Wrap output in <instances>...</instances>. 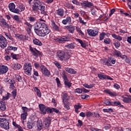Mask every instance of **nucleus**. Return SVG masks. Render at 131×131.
<instances>
[{"instance_id": "f257e3e1", "label": "nucleus", "mask_w": 131, "mask_h": 131, "mask_svg": "<svg viewBox=\"0 0 131 131\" xmlns=\"http://www.w3.org/2000/svg\"><path fill=\"white\" fill-rule=\"evenodd\" d=\"M51 32V30H50V28L48 25H46V27L38 30V31L35 32V33L38 35V36H40L41 37H45L46 35H48Z\"/></svg>"}, {"instance_id": "f03ea898", "label": "nucleus", "mask_w": 131, "mask_h": 131, "mask_svg": "<svg viewBox=\"0 0 131 131\" xmlns=\"http://www.w3.org/2000/svg\"><path fill=\"white\" fill-rule=\"evenodd\" d=\"M0 126L6 130L10 129V123L6 118H0Z\"/></svg>"}, {"instance_id": "7ed1b4c3", "label": "nucleus", "mask_w": 131, "mask_h": 131, "mask_svg": "<svg viewBox=\"0 0 131 131\" xmlns=\"http://www.w3.org/2000/svg\"><path fill=\"white\" fill-rule=\"evenodd\" d=\"M29 49H30L31 53L33 56L35 57V58H38V57H42L43 55L42 52L37 50L36 48L30 46Z\"/></svg>"}, {"instance_id": "20e7f679", "label": "nucleus", "mask_w": 131, "mask_h": 131, "mask_svg": "<svg viewBox=\"0 0 131 131\" xmlns=\"http://www.w3.org/2000/svg\"><path fill=\"white\" fill-rule=\"evenodd\" d=\"M56 42L58 43H65L68 41H70V37L68 36H59L54 39Z\"/></svg>"}, {"instance_id": "39448f33", "label": "nucleus", "mask_w": 131, "mask_h": 131, "mask_svg": "<svg viewBox=\"0 0 131 131\" xmlns=\"http://www.w3.org/2000/svg\"><path fill=\"white\" fill-rule=\"evenodd\" d=\"M24 69L25 70V73L27 75H31V71H32V66L31 63L29 62H26L24 64Z\"/></svg>"}, {"instance_id": "423d86ee", "label": "nucleus", "mask_w": 131, "mask_h": 131, "mask_svg": "<svg viewBox=\"0 0 131 131\" xmlns=\"http://www.w3.org/2000/svg\"><path fill=\"white\" fill-rule=\"evenodd\" d=\"M4 81L6 84H8V85H9V88L10 90H14V89H15L14 84L16 83L15 80L6 78L4 79Z\"/></svg>"}, {"instance_id": "0eeeda50", "label": "nucleus", "mask_w": 131, "mask_h": 131, "mask_svg": "<svg viewBox=\"0 0 131 131\" xmlns=\"http://www.w3.org/2000/svg\"><path fill=\"white\" fill-rule=\"evenodd\" d=\"M56 55L57 58L60 61L66 60L65 58H66V52H65V50L57 51Z\"/></svg>"}, {"instance_id": "6e6552de", "label": "nucleus", "mask_w": 131, "mask_h": 131, "mask_svg": "<svg viewBox=\"0 0 131 131\" xmlns=\"http://www.w3.org/2000/svg\"><path fill=\"white\" fill-rule=\"evenodd\" d=\"M47 25V24L42 21H37L34 24V30L35 32H36V31L41 29V28L46 27Z\"/></svg>"}, {"instance_id": "1a4fd4ad", "label": "nucleus", "mask_w": 131, "mask_h": 131, "mask_svg": "<svg viewBox=\"0 0 131 131\" xmlns=\"http://www.w3.org/2000/svg\"><path fill=\"white\" fill-rule=\"evenodd\" d=\"M8 8L10 12L14 13L15 14H19V13H20V10L16 8V5H15L14 3H10L8 5Z\"/></svg>"}, {"instance_id": "9d476101", "label": "nucleus", "mask_w": 131, "mask_h": 131, "mask_svg": "<svg viewBox=\"0 0 131 131\" xmlns=\"http://www.w3.org/2000/svg\"><path fill=\"white\" fill-rule=\"evenodd\" d=\"M8 44V40L4 36L0 35V47L1 49H6Z\"/></svg>"}, {"instance_id": "9b49d317", "label": "nucleus", "mask_w": 131, "mask_h": 131, "mask_svg": "<svg viewBox=\"0 0 131 131\" xmlns=\"http://www.w3.org/2000/svg\"><path fill=\"white\" fill-rule=\"evenodd\" d=\"M62 77L64 80V84L65 86H68L69 89H70L72 86V83L69 81V79L67 77V75L65 74L64 73H62Z\"/></svg>"}, {"instance_id": "f8f14e48", "label": "nucleus", "mask_w": 131, "mask_h": 131, "mask_svg": "<svg viewBox=\"0 0 131 131\" xmlns=\"http://www.w3.org/2000/svg\"><path fill=\"white\" fill-rule=\"evenodd\" d=\"M40 69L41 70V72H42V74L45 75V76H47V77H50V75L51 74V73L50 72V71L48 70L47 67L45 66V65H41L40 67Z\"/></svg>"}, {"instance_id": "ddd939ff", "label": "nucleus", "mask_w": 131, "mask_h": 131, "mask_svg": "<svg viewBox=\"0 0 131 131\" xmlns=\"http://www.w3.org/2000/svg\"><path fill=\"white\" fill-rule=\"evenodd\" d=\"M42 5V2H40L39 0H34L32 3V10L37 11V8H39V6Z\"/></svg>"}, {"instance_id": "4468645a", "label": "nucleus", "mask_w": 131, "mask_h": 131, "mask_svg": "<svg viewBox=\"0 0 131 131\" xmlns=\"http://www.w3.org/2000/svg\"><path fill=\"white\" fill-rule=\"evenodd\" d=\"M36 122V118L35 119H33V118H32V119L28 121L27 122V127L29 129H32L33 128V126L35 125V123Z\"/></svg>"}, {"instance_id": "2eb2a0df", "label": "nucleus", "mask_w": 131, "mask_h": 131, "mask_svg": "<svg viewBox=\"0 0 131 131\" xmlns=\"http://www.w3.org/2000/svg\"><path fill=\"white\" fill-rule=\"evenodd\" d=\"M87 32L90 36H96V35H98V33L99 32V30L97 29H88L87 30Z\"/></svg>"}, {"instance_id": "dca6fc26", "label": "nucleus", "mask_w": 131, "mask_h": 131, "mask_svg": "<svg viewBox=\"0 0 131 131\" xmlns=\"http://www.w3.org/2000/svg\"><path fill=\"white\" fill-rule=\"evenodd\" d=\"M98 77L99 79H101V80L103 79H108L109 80H113V78H111L110 76L105 75V74L103 73L98 74Z\"/></svg>"}, {"instance_id": "f3484780", "label": "nucleus", "mask_w": 131, "mask_h": 131, "mask_svg": "<svg viewBox=\"0 0 131 131\" xmlns=\"http://www.w3.org/2000/svg\"><path fill=\"white\" fill-rule=\"evenodd\" d=\"M8 71H9V68H8V66L4 64H1L0 66V75L5 74Z\"/></svg>"}, {"instance_id": "a211bd4d", "label": "nucleus", "mask_w": 131, "mask_h": 131, "mask_svg": "<svg viewBox=\"0 0 131 131\" xmlns=\"http://www.w3.org/2000/svg\"><path fill=\"white\" fill-rule=\"evenodd\" d=\"M61 99L62 100L63 103L66 102H69V99H70V97L68 96V93L66 92H63L61 94Z\"/></svg>"}, {"instance_id": "6ab92c4d", "label": "nucleus", "mask_w": 131, "mask_h": 131, "mask_svg": "<svg viewBox=\"0 0 131 131\" xmlns=\"http://www.w3.org/2000/svg\"><path fill=\"white\" fill-rule=\"evenodd\" d=\"M18 50V47L9 46H8L7 49L5 50V53L6 54H10V51H13V52H16Z\"/></svg>"}, {"instance_id": "aec40b11", "label": "nucleus", "mask_w": 131, "mask_h": 131, "mask_svg": "<svg viewBox=\"0 0 131 131\" xmlns=\"http://www.w3.org/2000/svg\"><path fill=\"white\" fill-rule=\"evenodd\" d=\"M39 110L41 112V114H43V115L47 114V106L43 104H40L38 105Z\"/></svg>"}, {"instance_id": "412c9836", "label": "nucleus", "mask_w": 131, "mask_h": 131, "mask_svg": "<svg viewBox=\"0 0 131 131\" xmlns=\"http://www.w3.org/2000/svg\"><path fill=\"white\" fill-rule=\"evenodd\" d=\"M125 96L126 97H122L123 102L126 104H129V103H131V96L125 95Z\"/></svg>"}, {"instance_id": "4be33fe9", "label": "nucleus", "mask_w": 131, "mask_h": 131, "mask_svg": "<svg viewBox=\"0 0 131 131\" xmlns=\"http://www.w3.org/2000/svg\"><path fill=\"white\" fill-rule=\"evenodd\" d=\"M51 120H52L50 117L45 119L43 121V124H45V127H46V128H48V127H50V124H51Z\"/></svg>"}, {"instance_id": "5701e85b", "label": "nucleus", "mask_w": 131, "mask_h": 131, "mask_svg": "<svg viewBox=\"0 0 131 131\" xmlns=\"http://www.w3.org/2000/svg\"><path fill=\"white\" fill-rule=\"evenodd\" d=\"M104 93H105V94H107V95H110L111 97H116L117 96V94L115 92H111V90L109 89H106L104 90Z\"/></svg>"}, {"instance_id": "b1692460", "label": "nucleus", "mask_w": 131, "mask_h": 131, "mask_svg": "<svg viewBox=\"0 0 131 131\" xmlns=\"http://www.w3.org/2000/svg\"><path fill=\"white\" fill-rule=\"evenodd\" d=\"M0 23L2 24V25L0 24V25L2 27H4L5 28H8L9 25L7 23V21L5 18H2L0 20Z\"/></svg>"}, {"instance_id": "393cba45", "label": "nucleus", "mask_w": 131, "mask_h": 131, "mask_svg": "<svg viewBox=\"0 0 131 131\" xmlns=\"http://www.w3.org/2000/svg\"><path fill=\"white\" fill-rule=\"evenodd\" d=\"M65 28L68 29L70 33H74V31H75V27L73 25L66 26Z\"/></svg>"}, {"instance_id": "a878e982", "label": "nucleus", "mask_w": 131, "mask_h": 131, "mask_svg": "<svg viewBox=\"0 0 131 131\" xmlns=\"http://www.w3.org/2000/svg\"><path fill=\"white\" fill-rule=\"evenodd\" d=\"M36 120L37 122V129L38 130H41L42 129V121L39 120L36 117Z\"/></svg>"}, {"instance_id": "bb28decb", "label": "nucleus", "mask_w": 131, "mask_h": 131, "mask_svg": "<svg viewBox=\"0 0 131 131\" xmlns=\"http://www.w3.org/2000/svg\"><path fill=\"white\" fill-rule=\"evenodd\" d=\"M55 14L59 17L64 16V9L60 8L56 10Z\"/></svg>"}, {"instance_id": "cd10ccee", "label": "nucleus", "mask_w": 131, "mask_h": 131, "mask_svg": "<svg viewBox=\"0 0 131 131\" xmlns=\"http://www.w3.org/2000/svg\"><path fill=\"white\" fill-rule=\"evenodd\" d=\"M71 21V17L70 16H67L66 19L62 20V23L64 24V25H66L67 24H70Z\"/></svg>"}, {"instance_id": "c85d7f7f", "label": "nucleus", "mask_w": 131, "mask_h": 131, "mask_svg": "<svg viewBox=\"0 0 131 131\" xmlns=\"http://www.w3.org/2000/svg\"><path fill=\"white\" fill-rule=\"evenodd\" d=\"M82 5L83 7H86L87 8H91V7H93V6H94V4L89 1H84L82 3Z\"/></svg>"}, {"instance_id": "c756f323", "label": "nucleus", "mask_w": 131, "mask_h": 131, "mask_svg": "<svg viewBox=\"0 0 131 131\" xmlns=\"http://www.w3.org/2000/svg\"><path fill=\"white\" fill-rule=\"evenodd\" d=\"M28 18L30 23H35L36 22V16L35 15H30Z\"/></svg>"}, {"instance_id": "7c9ffc66", "label": "nucleus", "mask_w": 131, "mask_h": 131, "mask_svg": "<svg viewBox=\"0 0 131 131\" xmlns=\"http://www.w3.org/2000/svg\"><path fill=\"white\" fill-rule=\"evenodd\" d=\"M112 106H119L121 108H124V106L121 104V103L120 101H112Z\"/></svg>"}, {"instance_id": "2f4dec72", "label": "nucleus", "mask_w": 131, "mask_h": 131, "mask_svg": "<svg viewBox=\"0 0 131 131\" xmlns=\"http://www.w3.org/2000/svg\"><path fill=\"white\" fill-rule=\"evenodd\" d=\"M76 41H77V42H79V43L81 45V47H82V48H83L84 49H85V48H86V43L83 42L82 40L79 38H76Z\"/></svg>"}, {"instance_id": "473e14b6", "label": "nucleus", "mask_w": 131, "mask_h": 131, "mask_svg": "<svg viewBox=\"0 0 131 131\" xmlns=\"http://www.w3.org/2000/svg\"><path fill=\"white\" fill-rule=\"evenodd\" d=\"M66 71L68 72V73H70L71 74H76V71L74 70L73 69H71L70 68H67L65 69Z\"/></svg>"}, {"instance_id": "72a5a7b5", "label": "nucleus", "mask_w": 131, "mask_h": 131, "mask_svg": "<svg viewBox=\"0 0 131 131\" xmlns=\"http://www.w3.org/2000/svg\"><path fill=\"white\" fill-rule=\"evenodd\" d=\"M34 91L36 93L37 97L41 98V92H40V90H39L37 87H35L34 88Z\"/></svg>"}, {"instance_id": "f704fd0d", "label": "nucleus", "mask_w": 131, "mask_h": 131, "mask_svg": "<svg viewBox=\"0 0 131 131\" xmlns=\"http://www.w3.org/2000/svg\"><path fill=\"white\" fill-rule=\"evenodd\" d=\"M12 19H13V20L14 21H15V22H16V23H21L22 22V21H21V20H20L19 15H14L12 16Z\"/></svg>"}, {"instance_id": "c9c22d12", "label": "nucleus", "mask_w": 131, "mask_h": 131, "mask_svg": "<svg viewBox=\"0 0 131 131\" xmlns=\"http://www.w3.org/2000/svg\"><path fill=\"white\" fill-rule=\"evenodd\" d=\"M52 26L53 29L55 30V31L59 32L60 31V28H59V26H58L57 25H56V23L54 21H52Z\"/></svg>"}, {"instance_id": "e433bc0d", "label": "nucleus", "mask_w": 131, "mask_h": 131, "mask_svg": "<svg viewBox=\"0 0 131 131\" xmlns=\"http://www.w3.org/2000/svg\"><path fill=\"white\" fill-rule=\"evenodd\" d=\"M6 108L7 107L6 106V103L5 102L1 101V102H0V110L2 111H5Z\"/></svg>"}, {"instance_id": "4c0bfd02", "label": "nucleus", "mask_w": 131, "mask_h": 131, "mask_svg": "<svg viewBox=\"0 0 131 131\" xmlns=\"http://www.w3.org/2000/svg\"><path fill=\"white\" fill-rule=\"evenodd\" d=\"M11 94L7 92L6 94H5V96H3L2 100L3 101H7V100H9L10 98H11Z\"/></svg>"}, {"instance_id": "58836bf2", "label": "nucleus", "mask_w": 131, "mask_h": 131, "mask_svg": "<svg viewBox=\"0 0 131 131\" xmlns=\"http://www.w3.org/2000/svg\"><path fill=\"white\" fill-rule=\"evenodd\" d=\"M23 114H28V112H30L31 111V108H28L26 106H23L21 107Z\"/></svg>"}, {"instance_id": "ea45409f", "label": "nucleus", "mask_w": 131, "mask_h": 131, "mask_svg": "<svg viewBox=\"0 0 131 131\" xmlns=\"http://www.w3.org/2000/svg\"><path fill=\"white\" fill-rule=\"evenodd\" d=\"M107 61H108V63H111L112 64H114L116 63V59L112 57H108Z\"/></svg>"}, {"instance_id": "a19ab883", "label": "nucleus", "mask_w": 131, "mask_h": 131, "mask_svg": "<svg viewBox=\"0 0 131 131\" xmlns=\"http://www.w3.org/2000/svg\"><path fill=\"white\" fill-rule=\"evenodd\" d=\"M112 36L113 37V38H115V39H117V40H119V41L122 40V37H121V36L120 35H117L116 34H112Z\"/></svg>"}, {"instance_id": "79ce46f5", "label": "nucleus", "mask_w": 131, "mask_h": 131, "mask_svg": "<svg viewBox=\"0 0 131 131\" xmlns=\"http://www.w3.org/2000/svg\"><path fill=\"white\" fill-rule=\"evenodd\" d=\"M65 48H67L68 49H71L73 50L75 48V46L73 43H70L69 44H67L64 46Z\"/></svg>"}, {"instance_id": "37998d69", "label": "nucleus", "mask_w": 131, "mask_h": 131, "mask_svg": "<svg viewBox=\"0 0 131 131\" xmlns=\"http://www.w3.org/2000/svg\"><path fill=\"white\" fill-rule=\"evenodd\" d=\"M33 43H34V45H36V46H42V43L41 42H40V41L36 38H35L33 39Z\"/></svg>"}, {"instance_id": "c03bdc74", "label": "nucleus", "mask_w": 131, "mask_h": 131, "mask_svg": "<svg viewBox=\"0 0 131 131\" xmlns=\"http://www.w3.org/2000/svg\"><path fill=\"white\" fill-rule=\"evenodd\" d=\"M22 66L19 63H13V69L14 70H19Z\"/></svg>"}, {"instance_id": "a18cd8bd", "label": "nucleus", "mask_w": 131, "mask_h": 131, "mask_svg": "<svg viewBox=\"0 0 131 131\" xmlns=\"http://www.w3.org/2000/svg\"><path fill=\"white\" fill-rule=\"evenodd\" d=\"M114 56H116V57H121L122 54L120 51L115 49L114 52Z\"/></svg>"}, {"instance_id": "49530a36", "label": "nucleus", "mask_w": 131, "mask_h": 131, "mask_svg": "<svg viewBox=\"0 0 131 131\" xmlns=\"http://www.w3.org/2000/svg\"><path fill=\"white\" fill-rule=\"evenodd\" d=\"M107 34L105 32H102L99 35V40L102 41L104 38H105V36H106Z\"/></svg>"}, {"instance_id": "de8ad7c7", "label": "nucleus", "mask_w": 131, "mask_h": 131, "mask_svg": "<svg viewBox=\"0 0 131 131\" xmlns=\"http://www.w3.org/2000/svg\"><path fill=\"white\" fill-rule=\"evenodd\" d=\"M76 30L77 32L79 34V35H84V33L82 32V31H81V29H80V28L76 27Z\"/></svg>"}, {"instance_id": "09e8293b", "label": "nucleus", "mask_w": 131, "mask_h": 131, "mask_svg": "<svg viewBox=\"0 0 131 131\" xmlns=\"http://www.w3.org/2000/svg\"><path fill=\"white\" fill-rule=\"evenodd\" d=\"M114 45L115 46L116 49H119V48H120V46H121L120 42L118 40H115L114 41Z\"/></svg>"}, {"instance_id": "8fccbe9b", "label": "nucleus", "mask_w": 131, "mask_h": 131, "mask_svg": "<svg viewBox=\"0 0 131 131\" xmlns=\"http://www.w3.org/2000/svg\"><path fill=\"white\" fill-rule=\"evenodd\" d=\"M5 35L6 36V37H7V38H9V39H10V40L14 41V38L12 37L11 34L5 32Z\"/></svg>"}, {"instance_id": "3c124183", "label": "nucleus", "mask_w": 131, "mask_h": 131, "mask_svg": "<svg viewBox=\"0 0 131 131\" xmlns=\"http://www.w3.org/2000/svg\"><path fill=\"white\" fill-rule=\"evenodd\" d=\"M31 23H29L28 21L25 20L24 23V25L26 26V28H32L33 26Z\"/></svg>"}, {"instance_id": "603ef678", "label": "nucleus", "mask_w": 131, "mask_h": 131, "mask_svg": "<svg viewBox=\"0 0 131 131\" xmlns=\"http://www.w3.org/2000/svg\"><path fill=\"white\" fill-rule=\"evenodd\" d=\"M63 103L64 108L67 109V110H69V109H70V106H69V104H70V103L69 102V101L63 102Z\"/></svg>"}, {"instance_id": "864d4df0", "label": "nucleus", "mask_w": 131, "mask_h": 131, "mask_svg": "<svg viewBox=\"0 0 131 131\" xmlns=\"http://www.w3.org/2000/svg\"><path fill=\"white\" fill-rule=\"evenodd\" d=\"M15 78L17 80V81H19V82H21V81H23V80H22V77H21L20 75L16 74L15 75Z\"/></svg>"}, {"instance_id": "5fc2aeb1", "label": "nucleus", "mask_w": 131, "mask_h": 131, "mask_svg": "<svg viewBox=\"0 0 131 131\" xmlns=\"http://www.w3.org/2000/svg\"><path fill=\"white\" fill-rule=\"evenodd\" d=\"M11 94L13 97V99L15 100V99H16V96H17V90L15 89L13 90L11 92Z\"/></svg>"}, {"instance_id": "6e6d98bb", "label": "nucleus", "mask_w": 131, "mask_h": 131, "mask_svg": "<svg viewBox=\"0 0 131 131\" xmlns=\"http://www.w3.org/2000/svg\"><path fill=\"white\" fill-rule=\"evenodd\" d=\"M112 101H110L109 100H108V99H106L105 100V101L104 102L103 104H104V105H106V106H112Z\"/></svg>"}, {"instance_id": "4d7b16f0", "label": "nucleus", "mask_w": 131, "mask_h": 131, "mask_svg": "<svg viewBox=\"0 0 131 131\" xmlns=\"http://www.w3.org/2000/svg\"><path fill=\"white\" fill-rule=\"evenodd\" d=\"M37 10H40L41 12H45L46 11V6L41 5L39 7L37 8Z\"/></svg>"}, {"instance_id": "13d9d810", "label": "nucleus", "mask_w": 131, "mask_h": 131, "mask_svg": "<svg viewBox=\"0 0 131 131\" xmlns=\"http://www.w3.org/2000/svg\"><path fill=\"white\" fill-rule=\"evenodd\" d=\"M10 55L12 58L14 60H18V59H19L17 57V56H19V54H15L14 53H11Z\"/></svg>"}, {"instance_id": "bf43d9fd", "label": "nucleus", "mask_w": 131, "mask_h": 131, "mask_svg": "<svg viewBox=\"0 0 131 131\" xmlns=\"http://www.w3.org/2000/svg\"><path fill=\"white\" fill-rule=\"evenodd\" d=\"M104 42L106 45H110L111 43V39L109 38H105L104 39Z\"/></svg>"}, {"instance_id": "052dcab7", "label": "nucleus", "mask_w": 131, "mask_h": 131, "mask_svg": "<svg viewBox=\"0 0 131 131\" xmlns=\"http://www.w3.org/2000/svg\"><path fill=\"white\" fill-rule=\"evenodd\" d=\"M103 111L105 113H109L110 112H113V109L110 108H103Z\"/></svg>"}, {"instance_id": "680f3d73", "label": "nucleus", "mask_w": 131, "mask_h": 131, "mask_svg": "<svg viewBox=\"0 0 131 131\" xmlns=\"http://www.w3.org/2000/svg\"><path fill=\"white\" fill-rule=\"evenodd\" d=\"M48 113V114H51V113H53V107L51 108L49 107H46V113Z\"/></svg>"}, {"instance_id": "e2e57ef3", "label": "nucleus", "mask_w": 131, "mask_h": 131, "mask_svg": "<svg viewBox=\"0 0 131 131\" xmlns=\"http://www.w3.org/2000/svg\"><path fill=\"white\" fill-rule=\"evenodd\" d=\"M74 92L77 94H82V88H77L74 90Z\"/></svg>"}, {"instance_id": "0e129e2a", "label": "nucleus", "mask_w": 131, "mask_h": 131, "mask_svg": "<svg viewBox=\"0 0 131 131\" xmlns=\"http://www.w3.org/2000/svg\"><path fill=\"white\" fill-rule=\"evenodd\" d=\"M27 115H28V114H23V113L21 114L20 115L21 119L23 120H25L27 118Z\"/></svg>"}, {"instance_id": "69168bd1", "label": "nucleus", "mask_w": 131, "mask_h": 131, "mask_svg": "<svg viewBox=\"0 0 131 131\" xmlns=\"http://www.w3.org/2000/svg\"><path fill=\"white\" fill-rule=\"evenodd\" d=\"M55 112L56 113V114H60L61 112L59 111V110L55 108V107H52V113Z\"/></svg>"}, {"instance_id": "338daca9", "label": "nucleus", "mask_w": 131, "mask_h": 131, "mask_svg": "<svg viewBox=\"0 0 131 131\" xmlns=\"http://www.w3.org/2000/svg\"><path fill=\"white\" fill-rule=\"evenodd\" d=\"M16 37L20 40H24V35H17Z\"/></svg>"}, {"instance_id": "774afa93", "label": "nucleus", "mask_w": 131, "mask_h": 131, "mask_svg": "<svg viewBox=\"0 0 131 131\" xmlns=\"http://www.w3.org/2000/svg\"><path fill=\"white\" fill-rule=\"evenodd\" d=\"M94 114H93V113H92V112H88L86 113V116L87 117H91L92 116H93Z\"/></svg>"}]
</instances>
